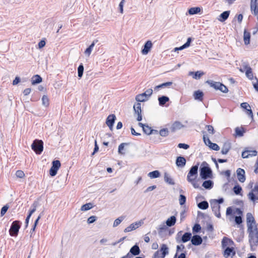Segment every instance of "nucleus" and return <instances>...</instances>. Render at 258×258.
I'll list each match as a JSON object with an SVG mask.
<instances>
[{
  "instance_id": "37",
  "label": "nucleus",
  "mask_w": 258,
  "mask_h": 258,
  "mask_svg": "<svg viewBox=\"0 0 258 258\" xmlns=\"http://www.w3.org/2000/svg\"><path fill=\"white\" fill-rule=\"evenodd\" d=\"M148 176L151 178H158L160 176V173L158 170H154L148 174Z\"/></svg>"
},
{
  "instance_id": "49",
  "label": "nucleus",
  "mask_w": 258,
  "mask_h": 258,
  "mask_svg": "<svg viewBox=\"0 0 258 258\" xmlns=\"http://www.w3.org/2000/svg\"><path fill=\"white\" fill-rule=\"evenodd\" d=\"M159 134L162 137H167L169 134V131L167 128H163L159 131Z\"/></svg>"
},
{
  "instance_id": "13",
  "label": "nucleus",
  "mask_w": 258,
  "mask_h": 258,
  "mask_svg": "<svg viewBox=\"0 0 258 258\" xmlns=\"http://www.w3.org/2000/svg\"><path fill=\"white\" fill-rule=\"evenodd\" d=\"M203 239L202 237L199 235H194L191 236V242L192 245L195 246L200 245L202 244Z\"/></svg>"
},
{
  "instance_id": "32",
  "label": "nucleus",
  "mask_w": 258,
  "mask_h": 258,
  "mask_svg": "<svg viewBox=\"0 0 258 258\" xmlns=\"http://www.w3.org/2000/svg\"><path fill=\"white\" fill-rule=\"evenodd\" d=\"M176 221V217L174 216H172L167 220L166 223L168 226L171 227L175 224Z\"/></svg>"
},
{
  "instance_id": "52",
  "label": "nucleus",
  "mask_w": 258,
  "mask_h": 258,
  "mask_svg": "<svg viewBox=\"0 0 258 258\" xmlns=\"http://www.w3.org/2000/svg\"><path fill=\"white\" fill-rule=\"evenodd\" d=\"M185 249V246L183 244H180L179 245H177L176 246V253L175 254V255H174V258H176L177 255V253L179 251H183Z\"/></svg>"
},
{
  "instance_id": "35",
  "label": "nucleus",
  "mask_w": 258,
  "mask_h": 258,
  "mask_svg": "<svg viewBox=\"0 0 258 258\" xmlns=\"http://www.w3.org/2000/svg\"><path fill=\"white\" fill-rule=\"evenodd\" d=\"M41 82H42V78L38 75H36L34 76L32 78V85L37 84L40 83Z\"/></svg>"
},
{
  "instance_id": "7",
  "label": "nucleus",
  "mask_w": 258,
  "mask_h": 258,
  "mask_svg": "<svg viewBox=\"0 0 258 258\" xmlns=\"http://www.w3.org/2000/svg\"><path fill=\"white\" fill-rule=\"evenodd\" d=\"M249 200L252 201L258 200V183H256L251 191L247 195Z\"/></svg>"
},
{
  "instance_id": "61",
  "label": "nucleus",
  "mask_w": 258,
  "mask_h": 258,
  "mask_svg": "<svg viewBox=\"0 0 258 258\" xmlns=\"http://www.w3.org/2000/svg\"><path fill=\"white\" fill-rule=\"evenodd\" d=\"M57 169L51 167L49 170V174L51 176H54L57 174Z\"/></svg>"
},
{
  "instance_id": "29",
  "label": "nucleus",
  "mask_w": 258,
  "mask_h": 258,
  "mask_svg": "<svg viewBox=\"0 0 258 258\" xmlns=\"http://www.w3.org/2000/svg\"><path fill=\"white\" fill-rule=\"evenodd\" d=\"M206 83L208 84L210 86V87L214 88L216 90H218L219 85L221 83L220 82H215L213 80H208L206 81Z\"/></svg>"
},
{
  "instance_id": "46",
  "label": "nucleus",
  "mask_w": 258,
  "mask_h": 258,
  "mask_svg": "<svg viewBox=\"0 0 258 258\" xmlns=\"http://www.w3.org/2000/svg\"><path fill=\"white\" fill-rule=\"evenodd\" d=\"M124 216H120L119 218L115 219L113 223V227L117 226L124 220Z\"/></svg>"
},
{
  "instance_id": "23",
  "label": "nucleus",
  "mask_w": 258,
  "mask_h": 258,
  "mask_svg": "<svg viewBox=\"0 0 258 258\" xmlns=\"http://www.w3.org/2000/svg\"><path fill=\"white\" fill-rule=\"evenodd\" d=\"M140 249L139 246L137 244L132 246L130 250V252L133 255H139L140 253Z\"/></svg>"
},
{
  "instance_id": "38",
  "label": "nucleus",
  "mask_w": 258,
  "mask_h": 258,
  "mask_svg": "<svg viewBox=\"0 0 258 258\" xmlns=\"http://www.w3.org/2000/svg\"><path fill=\"white\" fill-rule=\"evenodd\" d=\"M198 207L199 208H200L202 210H206L208 208L209 204H208V202H207L206 201H204L201 202H200L198 204Z\"/></svg>"
},
{
  "instance_id": "17",
  "label": "nucleus",
  "mask_w": 258,
  "mask_h": 258,
  "mask_svg": "<svg viewBox=\"0 0 258 258\" xmlns=\"http://www.w3.org/2000/svg\"><path fill=\"white\" fill-rule=\"evenodd\" d=\"M186 159L184 157L178 156L176 159V165L178 167H183L186 164Z\"/></svg>"
},
{
  "instance_id": "11",
  "label": "nucleus",
  "mask_w": 258,
  "mask_h": 258,
  "mask_svg": "<svg viewBox=\"0 0 258 258\" xmlns=\"http://www.w3.org/2000/svg\"><path fill=\"white\" fill-rule=\"evenodd\" d=\"M237 176L240 182H244L245 181V171L244 169L238 168L236 170Z\"/></svg>"
},
{
  "instance_id": "26",
  "label": "nucleus",
  "mask_w": 258,
  "mask_h": 258,
  "mask_svg": "<svg viewBox=\"0 0 258 258\" xmlns=\"http://www.w3.org/2000/svg\"><path fill=\"white\" fill-rule=\"evenodd\" d=\"M250 34L249 32L247 31L246 29L244 31L243 34V40L244 42V44L245 45H248L250 43Z\"/></svg>"
},
{
  "instance_id": "44",
  "label": "nucleus",
  "mask_w": 258,
  "mask_h": 258,
  "mask_svg": "<svg viewBox=\"0 0 258 258\" xmlns=\"http://www.w3.org/2000/svg\"><path fill=\"white\" fill-rule=\"evenodd\" d=\"M42 104L45 107L48 106L49 104V100L46 95H43L42 98Z\"/></svg>"
},
{
  "instance_id": "24",
  "label": "nucleus",
  "mask_w": 258,
  "mask_h": 258,
  "mask_svg": "<svg viewBox=\"0 0 258 258\" xmlns=\"http://www.w3.org/2000/svg\"><path fill=\"white\" fill-rule=\"evenodd\" d=\"M247 225V232L249 234L250 233H253L254 232H256V231H258L257 226L256 225V224L254 225L252 223H248Z\"/></svg>"
},
{
  "instance_id": "55",
  "label": "nucleus",
  "mask_w": 258,
  "mask_h": 258,
  "mask_svg": "<svg viewBox=\"0 0 258 258\" xmlns=\"http://www.w3.org/2000/svg\"><path fill=\"white\" fill-rule=\"evenodd\" d=\"M173 83L172 82H168L166 83H162L160 85H158V87H161L162 88H169L170 86L172 85Z\"/></svg>"
},
{
  "instance_id": "59",
  "label": "nucleus",
  "mask_w": 258,
  "mask_h": 258,
  "mask_svg": "<svg viewBox=\"0 0 258 258\" xmlns=\"http://www.w3.org/2000/svg\"><path fill=\"white\" fill-rule=\"evenodd\" d=\"M16 175L17 177L22 178L25 176V174L22 170H17L16 172Z\"/></svg>"
},
{
  "instance_id": "48",
  "label": "nucleus",
  "mask_w": 258,
  "mask_h": 258,
  "mask_svg": "<svg viewBox=\"0 0 258 258\" xmlns=\"http://www.w3.org/2000/svg\"><path fill=\"white\" fill-rule=\"evenodd\" d=\"M233 190L234 192L237 195L240 194L242 191V188L240 185H237L234 186Z\"/></svg>"
},
{
  "instance_id": "45",
  "label": "nucleus",
  "mask_w": 258,
  "mask_h": 258,
  "mask_svg": "<svg viewBox=\"0 0 258 258\" xmlns=\"http://www.w3.org/2000/svg\"><path fill=\"white\" fill-rule=\"evenodd\" d=\"M218 90H220V91L224 93H226L228 92V89L227 87L221 83L219 85Z\"/></svg>"
},
{
  "instance_id": "60",
  "label": "nucleus",
  "mask_w": 258,
  "mask_h": 258,
  "mask_svg": "<svg viewBox=\"0 0 258 258\" xmlns=\"http://www.w3.org/2000/svg\"><path fill=\"white\" fill-rule=\"evenodd\" d=\"M97 220V217L95 216H90L87 219V222L88 224H92L94 223Z\"/></svg>"
},
{
  "instance_id": "6",
  "label": "nucleus",
  "mask_w": 258,
  "mask_h": 258,
  "mask_svg": "<svg viewBox=\"0 0 258 258\" xmlns=\"http://www.w3.org/2000/svg\"><path fill=\"white\" fill-rule=\"evenodd\" d=\"M153 93L152 89H147L144 93L137 95L136 96V100L137 102H144L146 101Z\"/></svg>"
},
{
  "instance_id": "8",
  "label": "nucleus",
  "mask_w": 258,
  "mask_h": 258,
  "mask_svg": "<svg viewBox=\"0 0 258 258\" xmlns=\"http://www.w3.org/2000/svg\"><path fill=\"white\" fill-rule=\"evenodd\" d=\"M143 224V221L142 220H140L138 222H136L131 224L129 226L127 227L124 229V232H128L132 230H135L137 228H139Z\"/></svg>"
},
{
  "instance_id": "25",
  "label": "nucleus",
  "mask_w": 258,
  "mask_h": 258,
  "mask_svg": "<svg viewBox=\"0 0 258 258\" xmlns=\"http://www.w3.org/2000/svg\"><path fill=\"white\" fill-rule=\"evenodd\" d=\"M204 93L200 90L196 91L194 93V97L196 100H198L200 101L203 100Z\"/></svg>"
},
{
  "instance_id": "19",
  "label": "nucleus",
  "mask_w": 258,
  "mask_h": 258,
  "mask_svg": "<svg viewBox=\"0 0 258 258\" xmlns=\"http://www.w3.org/2000/svg\"><path fill=\"white\" fill-rule=\"evenodd\" d=\"M191 233L190 232H185L181 237L180 241L178 240L177 238H176V241L178 242H182L183 243H185L189 240H191Z\"/></svg>"
},
{
  "instance_id": "30",
  "label": "nucleus",
  "mask_w": 258,
  "mask_h": 258,
  "mask_svg": "<svg viewBox=\"0 0 258 258\" xmlns=\"http://www.w3.org/2000/svg\"><path fill=\"white\" fill-rule=\"evenodd\" d=\"M164 181L170 185H174L175 182L173 179L170 177V176L167 172H165L164 175Z\"/></svg>"
},
{
  "instance_id": "5",
  "label": "nucleus",
  "mask_w": 258,
  "mask_h": 258,
  "mask_svg": "<svg viewBox=\"0 0 258 258\" xmlns=\"http://www.w3.org/2000/svg\"><path fill=\"white\" fill-rule=\"evenodd\" d=\"M21 227V222L19 221H14L10 227L9 230V233L10 235L12 236H16L18 235L19 229Z\"/></svg>"
},
{
  "instance_id": "16",
  "label": "nucleus",
  "mask_w": 258,
  "mask_h": 258,
  "mask_svg": "<svg viewBox=\"0 0 258 258\" xmlns=\"http://www.w3.org/2000/svg\"><path fill=\"white\" fill-rule=\"evenodd\" d=\"M257 154L256 150H245L242 153V157L243 158H247L249 156H255Z\"/></svg>"
},
{
  "instance_id": "2",
  "label": "nucleus",
  "mask_w": 258,
  "mask_h": 258,
  "mask_svg": "<svg viewBox=\"0 0 258 258\" xmlns=\"http://www.w3.org/2000/svg\"><path fill=\"white\" fill-rule=\"evenodd\" d=\"M248 241L251 250H255L258 244V231L248 234Z\"/></svg>"
},
{
  "instance_id": "9",
  "label": "nucleus",
  "mask_w": 258,
  "mask_h": 258,
  "mask_svg": "<svg viewBox=\"0 0 258 258\" xmlns=\"http://www.w3.org/2000/svg\"><path fill=\"white\" fill-rule=\"evenodd\" d=\"M243 70L240 69L239 70L241 72H243L245 70V75L246 77L250 80L253 79V76L251 68L248 64H245L243 65Z\"/></svg>"
},
{
  "instance_id": "28",
  "label": "nucleus",
  "mask_w": 258,
  "mask_h": 258,
  "mask_svg": "<svg viewBox=\"0 0 258 258\" xmlns=\"http://www.w3.org/2000/svg\"><path fill=\"white\" fill-rule=\"evenodd\" d=\"M159 104L160 106H163L166 102L169 101L168 97L166 96H162L158 97Z\"/></svg>"
},
{
  "instance_id": "57",
  "label": "nucleus",
  "mask_w": 258,
  "mask_h": 258,
  "mask_svg": "<svg viewBox=\"0 0 258 258\" xmlns=\"http://www.w3.org/2000/svg\"><path fill=\"white\" fill-rule=\"evenodd\" d=\"M8 209H9V206L7 205H6L2 207L1 211V216H3L6 214V213L7 212Z\"/></svg>"
},
{
  "instance_id": "1",
  "label": "nucleus",
  "mask_w": 258,
  "mask_h": 258,
  "mask_svg": "<svg viewBox=\"0 0 258 258\" xmlns=\"http://www.w3.org/2000/svg\"><path fill=\"white\" fill-rule=\"evenodd\" d=\"M212 174V170L209 167L208 164L205 161L203 162L200 168V175L201 178L207 179L211 178Z\"/></svg>"
},
{
  "instance_id": "62",
  "label": "nucleus",
  "mask_w": 258,
  "mask_h": 258,
  "mask_svg": "<svg viewBox=\"0 0 258 258\" xmlns=\"http://www.w3.org/2000/svg\"><path fill=\"white\" fill-rule=\"evenodd\" d=\"M235 222L236 224L239 225L242 223V219L241 216H235Z\"/></svg>"
},
{
  "instance_id": "18",
  "label": "nucleus",
  "mask_w": 258,
  "mask_h": 258,
  "mask_svg": "<svg viewBox=\"0 0 258 258\" xmlns=\"http://www.w3.org/2000/svg\"><path fill=\"white\" fill-rule=\"evenodd\" d=\"M231 148V143L228 142L224 143L221 149V153L223 155H226Z\"/></svg>"
},
{
  "instance_id": "43",
  "label": "nucleus",
  "mask_w": 258,
  "mask_h": 258,
  "mask_svg": "<svg viewBox=\"0 0 258 258\" xmlns=\"http://www.w3.org/2000/svg\"><path fill=\"white\" fill-rule=\"evenodd\" d=\"M95 44V41H94L92 44L86 49L85 51V53L88 56L90 55V54L91 53V51L92 50L93 48L94 47Z\"/></svg>"
},
{
  "instance_id": "42",
  "label": "nucleus",
  "mask_w": 258,
  "mask_h": 258,
  "mask_svg": "<svg viewBox=\"0 0 258 258\" xmlns=\"http://www.w3.org/2000/svg\"><path fill=\"white\" fill-rule=\"evenodd\" d=\"M84 72V66L81 63L78 68V75L79 78H81L83 76Z\"/></svg>"
},
{
  "instance_id": "51",
  "label": "nucleus",
  "mask_w": 258,
  "mask_h": 258,
  "mask_svg": "<svg viewBox=\"0 0 258 258\" xmlns=\"http://www.w3.org/2000/svg\"><path fill=\"white\" fill-rule=\"evenodd\" d=\"M52 164V165L51 167L57 170H58L61 165L60 162L59 160H54Z\"/></svg>"
},
{
  "instance_id": "47",
  "label": "nucleus",
  "mask_w": 258,
  "mask_h": 258,
  "mask_svg": "<svg viewBox=\"0 0 258 258\" xmlns=\"http://www.w3.org/2000/svg\"><path fill=\"white\" fill-rule=\"evenodd\" d=\"M128 144L123 143L120 144L118 146V153L121 155H124L125 154L122 151L124 150V146L127 145Z\"/></svg>"
},
{
  "instance_id": "22",
  "label": "nucleus",
  "mask_w": 258,
  "mask_h": 258,
  "mask_svg": "<svg viewBox=\"0 0 258 258\" xmlns=\"http://www.w3.org/2000/svg\"><path fill=\"white\" fill-rule=\"evenodd\" d=\"M159 250L160 251L162 258H164L166 255L168 254V248L166 244H163Z\"/></svg>"
},
{
  "instance_id": "40",
  "label": "nucleus",
  "mask_w": 258,
  "mask_h": 258,
  "mask_svg": "<svg viewBox=\"0 0 258 258\" xmlns=\"http://www.w3.org/2000/svg\"><path fill=\"white\" fill-rule=\"evenodd\" d=\"M93 208V205L92 203H87L86 204L83 205L81 208V210L83 211H86L89 210Z\"/></svg>"
},
{
  "instance_id": "36",
  "label": "nucleus",
  "mask_w": 258,
  "mask_h": 258,
  "mask_svg": "<svg viewBox=\"0 0 258 258\" xmlns=\"http://www.w3.org/2000/svg\"><path fill=\"white\" fill-rule=\"evenodd\" d=\"M140 102H138L135 104L133 106L134 110L136 114H140L142 113L141 104Z\"/></svg>"
},
{
  "instance_id": "63",
  "label": "nucleus",
  "mask_w": 258,
  "mask_h": 258,
  "mask_svg": "<svg viewBox=\"0 0 258 258\" xmlns=\"http://www.w3.org/2000/svg\"><path fill=\"white\" fill-rule=\"evenodd\" d=\"M257 0H251L250 1V8H254L258 7Z\"/></svg>"
},
{
  "instance_id": "54",
  "label": "nucleus",
  "mask_w": 258,
  "mask_h": 258,
  "mask_svg": "<svg viewBox=\"0 0 258 258\" xmlns=\"http://www.w3.org/2000/svg\"><path fill=\"white\" fill-rule=\"evenodd\" d=\"M186 197L183 195H180L179 202L180 205H183L186 202Z\"/></svg>"
},
{
  "instance_id": "58",
  "label": "nucleus",
  "mask_w": 258,
  "mask_h": 258,
  "mask_svg": "<svg viewBox=\"0 0 258 258\" xmlns=\"http://www.w3.org/2000/svg\"><path fill=\"white\" fill-rule=\"evenodd\" d=\"M206 127L207 128L208 131L209 133L212 135L214 134L215 133V130L214 129V127L211 125H207L206 126Z\"/></svg>"
},
{
  "instance_id": "10",
  "label": "nucleus",
  "mask_w": 258,
  "mask_h": 258,
  "mask_svg": "<svg viewBox=\"0 0 258 258\" xmlns=\"http://www.w3.org/2000/svg\"><path fill=\"white\" fill-rule=\"evenodd\" d=\"M210 204L212 211L214 213L215 215L218 218H220V206L217 204H215L212 201H210Z\"/></svg>"
},
{
  "instance_id": "33",
  "label": "nucleus",
  "mask_w": 258,
  "mask_h": 258,
  "mask_svg": "<svg viewBox=\"0 0 258 258\" xmlns=\"http://www.w3.org/2000/svg\"><path fill=\"white\" fill-rule=\"evenodd\" d=\"M233 243V241L226 237H224L222 240V245L223 247Z\"/></svg>"
},
{
  "instance_id": "34",
  "label": "nucleus",
  "mask_w": 258,
  "mask_h": 258,
  "mask_svg": "<svg viewBox=\"0 0 258 258\" xmlns=\"http://www.w3.org/2000/svg\"><path fill=\"white\" fill-rule=\"evenodd\" d=\"M246 222L247 224H248V223H252L255 225L256 223L254 217L250 213H248L246 214Z\"/></svg>"
},
{
  "instance_id": "3",
  "label": "nucleus",
  "mask_w": 258,
  "mask_h": 258,
  "mask_svg": "<svg viewBox=\"0 0 258 258\" xmlns=\"http://www.w3.org/2000/svg\"><path fill=\"white\" fill-rule=\"evenodd\" d=\"M199 163L192 166L187 174V180L188 181H192L193 179H196L198 175V168Z\"/></svg>"
},
{
  "instance_id": "20",
  "label": "nucleus",
  "mask_w": 258,
  "mask_h": 258,
  "mask_svg": "<svg viewBox=\"0 0 258 258\" xmlns=\"http://www.w3.org/2000/svg\"><path fill=\"white\" fill-rule=\"evenodd\" d=\"M204 74L205 73L202 71L189 72L188 73V76H192V78L196 80L200 79Z\"/></svg>"
},
{
  "instance_id": "14",
  "label": "nucleus",
  "mask_w": 258,
  "mask_h": 258,
  "mask_svg": "<svg viewBox=\"0 0 258 258\" xmlns=\"http://www.w3.org/2000/svg\"><path fill=\"white\" fill-rule=\"evenodd\" d=\"M153 45L152 42L150 40H148L143 46V48L142 49V53L143 54H147L150 51L151 48Z\"/></svg>"
},
{
  "instance_id": "56",
  "label": "nucleus",
  "mask_w": 258,
  "mask_h": 258,
  "mask_svg": "<svg viewBox=\"0 0 258 258\" xmlns=\"http://www.w3.org/2000/svg\"><path fill=\"white\" fill-rule=\"evenodd\" d=\"M209 147L215 151H218L220 149L219 146L216 143H212L210 145H209Z\"/></svg>"
},
{
  "instance_id": "27",
  "label": "nucleus",
  "mask_w": 258,
  "mask_h": 258,
  "mask_svg": "<svg viewBox=\"0 0 258 258\" xmlns=\"http://www.w3.org/2000/svg\"><path fill=\"white\" fill-rule=\"evenodd\" d=\"M213 181L211 180H205L203 182L202 186L207 189H210L213 187Z\"/></svg>"
},
{
  "instance_id": "50",
  "label": "nucleus",
  "mask_w": 258,
  "mask_h": 258,
  "mask_svg": "<svg viewBox=\"0 0 258 258\" xmlns=\"http://www.w3.org/2000/svg\"><path fill=\"white\" fill-rule=\"evenodd\" d=\"M201 227L199 224H196L192 227V232L197 233L200 231Z\"/></svg>"
},
{
  "instance_id": "4",
  "label": "nucleus",
  "mask_w": 258,
  "mask_h": 258,
  "mask_svg": "<svg viewBox=\"0 0 258 258\" xmlns=\"http://www.w3.org/2000/svg\"><path fill=\"white\" fill-rule=\"evenodd\" d=\"M31 148L37 154H40L43 150V143L42 141L34 140L31 145Z\"/></svg>"
},
{
  "instance_id": "39",
  "label": "nucleus",
  "mask_w": 258,
  "mask_h": 258,
  "mask_svg": "<svg viewBox=\"0 0 258 258\" xmlns=\"http://www.w3.org/2000/svg\"><path fill=\"white\" fill-rule=\"evenodd\" d=\"M201 9L200 7H192L188 10V13L190 15H195L200 13Z\"/></svg>"
},
{
  "instance_id": "12",
  "label": "nucleus",
  "mask_w": 258,
  "mask_h": 258,
  "mask_svg": "<svg viewBox=\"0 0 258 258\" xmlns=\"http://www.w3.org/2000/svg\"><path fill=\"white\" fill-rule=\"evenodd\" d=\"M115 119L116 116L114 114H110L107 117L106 123L110 130H112Z\"/></svg>"
},
{
  "instance_id": "31",
  "label": "nucleus",
  "mask_w": 258,
  "mask_h": 258,
  "mask_svg": "<svg viewBox=\"0 0 258 258\" xmlns=\"http://www.w3.org/2000/svg\"><path fill=\"white\" fill-rule=\"evenodd\" d=\"M229 14H230V11H229L223 12L219 16L220 18L219 19V20L221 22H224V21H226L228 19V18L229 16Z\"/></svg>"
},
{
  "instance_id": "41",
  "label": "nucleus",
  "mask_w": 258,
  "mask_h": 258,
  "mask_svg": "<svg viewBox=\"0 0 258 258\" xmlns=\"http://www.w3.org/2000/svg\"><path fill=\"white\" fill-rule=\"evenodd\" d=\"M202 133L203 134V141L205 144L209 146V145L212 143V142L209 138L207 137L206 132L203 131Z\"/></svg>"
},
{
  "instance_id": "15",
  "label": "nucleus",
  "mask_w": 258,
  "mask_h": 258,
  "mask_svg": "<svg viewBox=\"0 0 258 258\" xmlns=\"http://www.w3.org/2000/svg\"><path fill=\"white\" fill-rule=\"evenodd\" d=\"M235 254V251L232 247H227L224 250V255L226 258H229V256L232 257Z\"/></svg>"
},
{
  "instance_id": "21",
  "label": "nucleus",
  "mask_w": 258,
  "mask_h": 258,
  "mask_svg": "<svg viewBox=\"0 0 258 258\" xmlns=\"http://www.w3.org/2000/svg\"><path fill=\"white\" fill-rule=\"evenodd\" d=\"M183 127V125L180 122L176 121L172 124L170 129L172 132H174L177 130L181 129Z\"/></svg>"
},
{
  "instance_id": "53",
  "label": "nucleus",
  "mask_w": 258,
  "mask_h": 258,
  "mask_svg": "<svg viewBox=\"0 0 258 258\" xmlns=\"http://www.w3.org/2000/svg\"><path fill=\"white\" fill-rule=\"evenodd\" d=\"M143 130L145 134L148 135H151L152 128L149 126L148 125H146L145 127H143Z\"/></svg>"
},
{
  "instance_id": "64",
  "label": "nucleus",
  "mask_w": 258,
  "mask_h": 258,
  "mask_svg": "<svg viewBox=\"0 0 258 258\" xmlns=\"http://www.w3.org/2000/svg\"><path fill=\"white\" fill-rule=\"evenodd\" d=\"M235 133L236 135L239 137H241L243 135V131H241L238 127L235 128Z\"/></svg>"
}]
</instances>
